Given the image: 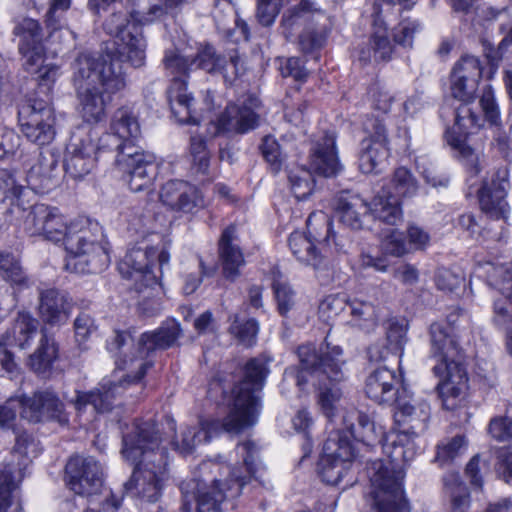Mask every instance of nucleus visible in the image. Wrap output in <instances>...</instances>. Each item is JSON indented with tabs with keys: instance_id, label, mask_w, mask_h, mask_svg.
I'll list each match as a JSON object with an SVG mask.
<instances>
[{
	"instance_id": "nucleus-32",
	"label": "nucleus",
	"mask_w": 512,
	"mask_h": 512,
	"mask_svg": "<svg viewBox=\"0 0 512 512\" xmlns=\"http://www.w3.org/2000/svg\"><path fill=\"white\" fill-rule=\"evenodd\" d=\"M166 477H158L151 470L145 472L134 469L131 479L125 487L128 492L148 503L157 502L162 494Z\"/></svg>"
},
{
	"instance_id": "nucleus-8",
	"label": "nucleus",
	"mask_w": 512,
	"mask_h": 512,
	"mask_svg": "<svg viewBox=\"0 0 512 512\" xmlns=\"http://www.w3.org/2000/svg\"><path fill=\"white\" fill-rule=\"evenodd\" d=\"M287 9L281 20L282 34L286 39L295 36L304 25L299 35V45L305 52L321 47L332 27L330 17L316 8L309 0H287Z\"/></svg>"
},
{
	"instance_id": "nucleus-13",
	"label": "nucleus",
	"mask_w": 512,
	"mask_h": 512,
	"mask_svg": "<svg viewBox=\"0 0 512 512\" xmlns=\"http://www.w3.org/2000/svg\"><path fill=\"white\" fill-rule=\"evenodd\" d=\"M24 136L38 146L52 143L56 136V117L48 100L32 99L19 111Z\"/></svg>"
},
{
	"instance_id": "nucleus-18",
	"label": "nucleus",
	"mask_w": 512,
	"mask_h": 512,
	"mask_svg": "<svg viewBox=\"0 0 512 512\" xmlns=\"http://www.w3.org/2000/svg\"><path fill=\"white\" fill-rule=\"evenodd\" d=\"M259 106L260 101L255 96H248L237 103L228 105L217 119V133L227 135L245 134L255 129L260 122L257 113Z\"/></svg>"
},
{
	"instance_id": "nucleus-51",
	"label": "nucleus",
	"mask_w": 512,
	"mask_h": 512,
	"mask_svg": "<svg viewBox=\"0 0 512 512\" xmlns=\"http://www.w3.org/2000/svg\"><path fill=\"white\" fill-rule=\"evenodd\" d=\"M291 192L297 200L306 199L313 191L314 179L312 173L304 167H295L288 173Z\"/></svg>"
},
{
	"instance_id": "nucleus-28",
	"label": "nucleus",
	"mask_w": 512,
	"mask_h": 512,
	"mask_svg": "<svg viewBox=\"0 0 512 512\" xmlns=\"http://www.w3.org/2000/svg\"><path fill=\"white\" fill-rule=\"evenodd\" d=\"M219 256L224 277L235 281L240 276V268L245 264L243 252L237 242L235 227L231 226L223 231L219 240Z\"/></svg>"
},
{
	"instance_id": "nucleus-9",
	"label": "nucleus",
	"mask_w": 512,
	"mask_h": 512,
	"mask_svg": "<svg viewBox=\"0 0 512 512\" xmlns=\"http://www.w3.org/2000/svg\"><path fill=\"white\" fill-rule=\"evenodd\" d=\"M411 397L402 396L400 393L396 396L393 404L396 406L394 412L395 421L398 424H410L407 431L391 434L385 439L383 449L390 457L388 462L376 460L381 462L393 474L401 475V482L404 478V473L399 467V462L407 461V445L411 440V435H416L419 430L426 427V422L430 415V407L426 402H419L417 405L412 403Z\"/></svg>"
},
{
	"instance_id": "nucleus-15",
	"label": "nucleus",
	"mask_w": 512,
	"mask_h": 512,
	"mask_svg": "<svg viewBox=\"0 0 512 512\" xmlns=\"http://www.w3.org/2000/svg\"><path fill=\"white\" fill-rule=\"evenodd\" d=\"M267 364L268 360L264 356L251 359L245 366L244 380L231 391L229 396H227L226 392L223 391L225 395L224 397L227 400L229 411L231 408H234V402L236 398L242 397L246 394L250 396L249 403L247 402V405L244 404L242 407H240L236 417H239L242 413L246 412V410H250L252 412L251 426L255 424L258 414V398L254 393L262 388L263 383L269 373ZM216 390H224L219 380H214L210 384L209 392L211 393L212 391Z\"/></svg>"
},
{
	"instance_id": "nucleus-27",
	"label": "nucleus",
	"mask_w": 512,
	"mask_h": 512,
	"mask_svg": "<svg viewBox=\"0 0 512 512\" xmlns=\"http://www.w3.org/2000/svg\"><path fill=\"white\" fill-rule=\"evenodd\" d=\"M156 257L154 248H132L118 264L120 274L135 282V287L147 282V275H154L150 270V264Z\"/></svg>"
},
{
	"instance_id": "nucleus-37",
	"label": "nucleus",
	"mask_w": 512,
	"mask_h": 512,
	"mask_svg": "<svg viewBox=\"0 0 512 512\" xmlns=\"http://www.w3.org/2000/svg\"><path fill=\"white\" fill-rule=\"evenodd\" d=\"M110 130L112 133L105 138V142L108 145L112 141H128L140 135L138 120L128 107H121L114 112L110 123Z\"/></svg>"
},
{
	"instance_id": "nucleus-14",
	"label": "nucleus",
	"mask_w": 512,
	"mask_h": 512,
	"mask_svg": "<svg viewBox=\"0 0 512 512\" xmlns=\"http://www.w3.org/2000/svg\"><path fill=\"white\" fill-rule=\"evenodd\" d=\"M354 457L349 438L339 430L332 432L324 442L318 464L323 481L338 485L348 474Z\"/></svg>"
},
{
	"instance_id": "nucleus-41",
	"label": "nucleus",
	"mask_w": 512,
	"mask_h": 512,
	"mask_svg": "<svg viewBox=\"0 0 512 512\" xmlns=\"http://www.w3.org/2000/svg\"><path fill=\"white\" fill-rule=\"evenodd\" d=\"M407 327L397 319H389L386 323V338L389 344L387 349L381 350L379 346H371L368 349V356L371 361L379 362L386 358L388 350L394 353H401L406 343Z\"/></svg>"
},
{
	"instance_id": "nucleus-4",
	"label": "nucleus",
	"mask_w": 512,
	"mask_h": 512,
	"mask_svg": "<svg viewBox=\"0 0 512 512\" xmlns=\"http://www.w3.org/2000/svg\"><path fill=\"white\" fill-rule=\"evenodd\" d=\"M301 373L307 371L318 381L317 403L322 414L332 421L342 408L344 393L339 382L344 378L342 358L343 351L339 346L321 347L319 352L312 344L298 348Z\"/></svg>"
},
{
	"instance_id": "nucleus-29",
	"label": "nucleus",
	"mask_w": 512,
	"mask_h": 512,
	"mask_svg": "<svg viewBox=\"0 0 512 512\" xmlns=\"http://www.w3.org/2000/svg\"><path fill=\"white\" fill-rule=\"evenodd\" d=\"M71 304L66 294L47 289L39 295V314L42 320L50 325L64 324L69 317Z\"/></svg>"
},
{
	"instance_id": "nucleus-61",
	"label": "nucleus",
	"mask_w": 512,
	"mask_h": 512,
	"mask_svg": "<svg viewBox=\"0 0 512 512\" xmlns=\"http://www.w3.org/2000/svg\"><path fill=\"white\" fill-rule=\"evenodd\" d=\"M489 283L506 299L512 301V272L507 267H494L489 274Z\"/></svg>"
},
{
	"instance_id": "nucleus-43",
	"label": "nucleus",
	"mask_w": 512,
	"mask_h": 512,
	"mask_svg": "<svg viewBox=\"0 0 512 512\" xmlns=\"http://www.w3.org/2000/svg\"><path fill=\"white\" fill-rule=\"evenodd\" d=\"M57 357L58 347L55 340L43 332L37 349L29 356L28 365L38 375H46Z\"/></svg>"
},
{
	"instance_id": "nucleus-10",
	"label": "nucleus",
	"mask_w": 512,
	"mask_h": 512,
	"mask_svg": "<svg viewBox=\"0 0 512 512\" xmlns=\"http://www.w3.org/2000/svg\"><path fill=\"white\" fill-rule=\"evenodd\" d=\"M250 396L244 395L235 399L234 408L228 412L222 420L214 419L211 421H200L195 426L182 425L180 432L175 435L172 445L175 451L183 456L192 454L196 447L204 442H208L212 437L221 432L229 434H239L248 427H251L252 412L246 410L239 417L240 407L249 403Z\"/></svg>"
},
{
	"instance_id": "nucleus-62",
	"label": "nucleus",
	"mask_w": 512,
	"mask_h": 512,
	"mask_svg": "<svg viewBox=\"0 0 512 512\" xmlns=\"http://www.w3.org/2000/svg\"><path fill=\"white\" fill-rule=\"evenodd\" d=\"M287 0H257L256 17L263 26L274 23L280 8L286 6Z\"/></svg>"
},
{
	"instance_id": "nucleus-60",
	"label": "nucleus",
	"mask_w": 512,
	"mask_h": 512,
	"mask_svg": "<svg viewBox=\"0 0 512 512\" xmlns=\"http://www.w3.org/2000/svg\"><path fill=\"white\" fill-rule=\"evenodd\" d=\"M19 52L23 57L25 70L34 74L40 67L46 64V53L43 44L30 46L24 44L19 46Z\"/></svg>"
},
{
	"instance_id": "nucleus-26",
	"label": "nucleus",
	"mask_w": 512,
	"mask_h": 512,
	"mask_svg": "<svg viewBox=\"0 0 512 512\" xmlns=\"http://www.w3.org/2000/svg\"><path fill=\"white\" fill-rule=\"evenodd\" d=\"M398 379L395 373L386 367L375 369L366 379L365 393L378 404L391 405L399 394Z\"/></svg>"
},
{
	"instance_id": "nucleus-55",
	"label": "nucleus",
	"mask_w": 512,
	"mask_h": 512,
	"mask_svg": "<svg viewBox=\"0 0 512 512\" xmlns=\"http://www.w3.org/2000/svg\"><path fill=\"white\" fill-rule=\"evenodd\" d=\"M193 60H195L194 68L202 69L210 74H218L224 62V58L211 45L200 47L196 55L193 56Z\"/></svg>"
},
{
	"instance_id": "nucleus-64",
	"label": "nucleus",
	"mask_w": 512,
	"mask_h": 512,
	"mask_svg": "<svg viewBox=\"0 0 512 512\" xmlns=\"http://www.w3.org/2000/svg\"><path fill=\"white\" fill-rule=\"evenodd\" d=\"M273 290L278 311L285 316L295 305V293L287 283L278 281L274 282Z\"/></svg>"
},
{
	"instance_id": "nucleus-36",
	"label": "nucleus",
	"mask_w": 512,
	"mask_h": 512,
	"mask_svg": "<svg viewBox=\"0 0 512 512\" xmlns=\"http://www.w3.org/2000/svg\"><path fill=\"white\" fill-rule=\"evenodd\" d=\"M57 160L53 155H43L27 173V183L30 188L37 192H46L56 185Z\"/></svg>"
},
{
	"instance_id": "nucleus-17",
	"label": "nucleus",
	"mask_w": 512,
	"mask_h": 512,
	"mask_svg": "<svg viewBox=\"0 0 512 512\" xmlns=\"http://www.w3.org/2000/svg\"><path fill=\"white\" fill-rule=\"evenodd\" d=\"M364 128L369 137L362 142L359 167L365 174L379 173L389 157L386 127L382 120L368 119Z\"/></svg>"
},
{
	"instance_id": "nucleus-57",
	"label": "nucleus",
	"mask_w": 512,
	"mask_h": 512,
	"mask_svg": "<svg viewBox=\"0 0 512 512\" xmlns=\"http://www.w3.org/2000/svg\"><path fill=\"white\" fill-rule=\"evenodd\" d=\"M13 34L20 38L19 46L24 44H30V46L42 44L41 27L36 20L31 18L19 21L13 29Z\"/></svg>"
},
{
	"instance_id": "nucleus-53",
	"label": "nucleus",
	"mask_w": 512,
	"mask_h": 512,
	"mask_svg": "<svg viewBox=\"0 0 512 512\" xmlns=\"http://www.w3.org/2000/svg\"><path fill=\"white\" fill-rule=\"evenodd\" d=\"M70 4L71 0H51L45 21L47 28L51 30L50 38H55L57 34L59 38H72V32L60 24V15L70 7Z\"/></svg>"
},
{
	"instance_id": "nucleus-16",
	"label": "nucleus",
	"mask_w": 512,
	"mask_h": 512,
	"mask_svg": "<svg viewBox=\"0 0 512 512\" xmlns=\"http://www.w3.org/2000/svg\"><path fill=\"white\" fill-rule=\"evenodd\" d=\"M24 230L31 236L40 235L54 243L63 241L65 246L70 224L67 225L65 217L57 208L36 204L25 216Z\"/></svg>"
},
{
	"instance_id": "nucleus-22",
	"label": "nucleus",
	"mask_w": 512,
	"mask_h": 512,
	"mask_svg": "<svg viewBox=\"0 0 512 512\" xmlns=\"http://www.w3.org/2000/svg\"><path fill=\"white\" fill-rule=\"evenodd\" d=\"M481 78L480 60L471 55L463 56L456 63L451 75L452 96L462 102L472 101Z\"/></svg>"
},
{
	"instance_id": "nucleus-59",
	"label": "nucleus",
	"mask_w": 512,
	"mask_h": 512,
	"mask_svg": "<svg viewBox=\"0 0 512 512\" xmlns=\"http://www.w3.org/2000/svg\"><path fill=\"white\" fill-rule=\"evenodd\" d=\"M260 149L271 171L278 173L282 168L285 157L277 140L271 135L265 136L262 139Z\"/></svg>"
},
{
	"instance_id": "nucleus-46",
	"label": "nucleus",
	"mask_w": 512,
	"mask_h": 512,
	"mask_svg": "<svg viewBox=\"0 0 512 512\" xmlns=\"http://www.w3.org/2000/svg\"><path fill=\"white\" fill-rule=\"evenodd\" d=\"M418 188V181L411 171L405 167H399L393 172L389 182L381 189H389L392 195L401 201V199L415 196Z\"/></svg>"
},
{
	"instance_id": "nucleus-25",
	"label": "nucleus",
	"mask_w": 512,
	"mask_h": 512,
	"mask_svg": "<svg viewBox=\"0 0 512 512\" xmlns=\"http://www.w3.org/2000/svg\"><path fill=\"white\" fill-rule=\"evenodd\" d=\"M27 188L20 185L13 174L0 170V224L11 222L15 212L24 211L23 197Z\"/></svg>"
},
{
	"instance_id": "nucleus-7",
	"label": "nucleus",
	"mask_w": 512,
	"mask_h": 512,
	"mask_svg": "<svg viewBox=\"0 0 512 512\" xmlns=\"http://www.w3.org/2000/svg\"><path fill=\"white\" fill-rule=\"evenodd\" d=\"M122 442V456L135 464L136 470H151L158 477L168 478V451L161 446V434L154 422L135 423L131 432L123 435Z\"/></svg>"
},
{
	"instance_id": "nucleus-54",
	"label": "nucleus",
	"mask_w": 512,
	"mask_h": 512,
	"mask_svg": "<svg viewBox=\"0 0 512 512\" xmlns=\"http://www.w3.org/2000/svg\"><path fill=\"white\" fill-rule=\"evenodd\" d=\"M468 442L463 435H456L437 446L435 461L441 466L452 462L467 449Z\"/></svg>"
},
{
	"instance_id": "nucleus-58",
	"label": "nucleus",
	"mask_w": 512,
	"mask_h": 512,
	"mask_svg": "<svg viewBox=\"0 0 512 512\" xmlns=\"http://www.w3.org/2000/svg\"><path fill=\"white\" fill-rule=\"evenodd\" d=\"M258 330L259 326L256 320L249 319L240 322L237 317L229 328L230 333L245 347H251L255 344Z\"/></svg>"
},
{
	"instance_id": "nucleus-23",
	"label": "nucleus",
	"mask_w": 512,
	"mask_h": 512,
	"mask_svg": "<svg viewBox=\"0 0 512 512\" xmlns=\"http://www.w3.org/2000/svg\"><path fill=\"white\" fill-rule=\"evenodd\" d=\"M97 146L90 136L73 138L67 147L64 168L74 179H80L91 172L96 162Z\"/></svg>"
},
{
	"instance_id": "nucleus-50",
	"label": "nucleus",
	"mask_w": 512,
	"mask_h": 512,
	"mask_svg": "<svg viewBox=\"0 0 512 512\" xmlns=\"http://www.w3.org/2000/svg\"><path fill=\"white\" fill-rule=\"evenodd\" d=\"M136 138H131L128 141L116 140L113 141L115 144V150L117 152L115 157V164L119 170L130 168L131 165L139 163L147 157L149 154L135 144Z\"/></svg>"
},
{
	"instance_id": "nucleus-48",
	"label": "nucleus",
	"mask_w": 512,
	"mask_h": 512,
	"mask_svg": "<svg viewBox=\"0 0 512 512\" xmlns=\"http://www.w3.org/2000/svg\"><path fill=\"white\" fill-rule=\"evenodd\" d=\"M306 224L308 237L314 243H323L327 246H331L335 236L332 231V220L326 213L322 211L311 213Z\"/></svg>"
},
{
	"instance_id": "nucleus-1",
	"label": "nucleus",
	"mask_w": 512,
	"mask_h": 512,
	"mask_svg": "<svg viewBox=\"0 0 512 512\" xmlns=\"http://www.w3.org/2000/svg\"><path fill=\"white\" fill-rule=\"evenodd\" d=\"M182 335L180 324L170 319L158 329L141 334L137 343L129 330H113L106 341L107 350L114 354L116 369L123 374L116 380L103 379L99 387L89 392H75L69 400L80 417L88 405L95 413L112 409L116 395L127 386L139 383L153 365L150 355L156 350L172 347Z\"/></svg>"
},
{
	"instance_id": "nucleus-30",
	"label": "nucleus",
	"mask_w": 512,
	"mask_h": 512,
	"mask_svg": "<svg viewBox=\"0 0 512 512\" xmlns=\"http://www.w3.org/2000/svg\"><path fill=\"white\" fill-rule=\"evenodd\" d=\"M167 96L172 114L179 123H198L195 100L191 93L188 92L185 81L176 80L171 83L167 90Z\"/></svg>"
},
{
	"instance_id": "nucleus-11",
	"label": "nucleus",
	"mask_w": 512,
	"mask_h": 512,
	"mask_svg": "<svg viewBox=\"0 0 512 512\" xmlns=\"http://www.w3.org/2000/svg\"><path fill=\"white\" fill-rule=\"evenodd\" d=\"M140 23L131 15L125 13H113L103 23V29L107 34L119 39L120 44L115 52L106 54L114 55L122 65V58L133 67L139 68L145 64L147 43L142 34Z\"/></svg>"
},
{
	"instance_id": "nucleus-44",
	"label": "nucleus",
	"mask_w": 512,
	"mask_h": 512,
	"mask_svg": "<svg viewBox=\"0 0 512 512\" xmlns=\"http://www.w3.org/2000/svg\"><path fill=\"white\" fill-rule=\"evenodd\" d=\"M147 282L135 287L139 293V309L147 315L153 316L161 311L163 288L155 275H147Z\"/></svg>"
},
{
	"instance_id": "nucleus-40",
	"label": "nucleus",
	"mask_w": 512,
	"mask_h": 512,
	"mask_svg": "<svg viewBox=\"0 0 512 512\" xmlns=\"http://www.w3.org/2000/svg\"><path fill=\"white\" fill-rule=\"evenodd\" d=\"M121 171L129 176L128 185L130 190L141 192L152 188L158 174V167L154 157L148 155L141 162Z\"/></svg>"
},
{
	"instance_id": "nucleus-24",
	"label": "nucleus",
	"mask_w": 512,
	"mask_h": 512,
	"mask_svg": "<svg viewBox=\"0 0 512 512\" xmlns=\"http://www.w3.org/2000/svg\"><path fill=\"white\" fill-rule=\"evenodd\" d=\"M309 164L310 168L319 175L332 177L338 174L342 166L338 159L333 134H324L313 141Z\"/></svg>"
},
{
	"instance_id": "nucleus-6",
	"label": "nucleus",
	"mask_w": 512,
	"mask_h": 512,
	"mask_svg": "<svg viewBox=\"0 0 512 512\" xmlns=\"http://www.w3.org/2000/svg\"><path fill=\"white\" fill-rule=\"evenodd\" d=\"M102 227L97 222L81 219L70 223L65 249V268L73 273L103 271L110 262Z\"/></svg>"
},
{
	"instance_id": "nucleus-34",
	"label": "nucleus",
	"mask_w": 512,
	"mask_h": 512,
	"mask_svg": "<svg viewBox=\"0 0 512 512\" xmlns=\"http://www.w3.org/2000/svg\"><path fill=\"white\" fill-rule=\"evenodd\" d=\"M349 308V324L366 333H370L378 326L379 307L368 296L352 297L346 301Z\"/></svg>"
},
{
	"instance_id": "nucleus-49",
	"label": "nucleus",
	"mask_w": 512,
	"mask_h": 512,
	"mask_svg": "<svg viewBox=\"0 0 512 512\" xmlns=\"http://www.w3.org/2000/svg\"><path fill=\"white\" fill-rule=\"evenodd\" d=\"M38 329V322L31 314L27 312H19L13 324L10 334L12 345H17L24 349L30 345L31 339L34 337Z\"/></svg>"
},
{
	"instance_id": "nucleus-31",
	"label": "nucleus",
	"mask_w": 512,
	"mask_h": 512,
	"mask_svg": "<svg viewBox=\"0 0 512 512\" xmlns=\"http://www.w3.org/2000/svg\"><path fill=\"white\" fill-rule=\"evenodd\" d=\"M342 422L355 440L366 445L381 441L384 435V429L381 426L377 427L368 415L354 408L346 412Z\"/></svg>"
},
{
	"instance_id": "nucleus-19",
	"label": "nucleus",
	"mask_w": 512,
	"mask_h": 512,
	"mask_svg": "<svg viewBox=\"0 0 512 512\" xmlns=\"http://www.w3.org/2000/svg\"><path fill=\"white\" fill-rule=\"evenodd\" d=\"M20 415L32 423L54 420L60 425H67L69 422L64 403L51 389L36 391L32 396L22 397Z\"/></svg>"
},
{
	"instance_id": "nucleus-39",
	"label": "nucleus",
	"mask_w": 512,
	"mask_h": 512,
	"mask_svg": "<svg viewBox=\"0 0 512 512\" xmlns=\"http://www.w3.org/2000/svg\"><path fill=\"white\" fill-rule=\"evenodd\" d=\"M289 247L297 260L320 270L326 267L324 256L317 251L315 243L304 233L295 231L289 237Z\"/></svg>"
},
{
	"instance_id": "nucleus-47",
	"label": "nucleus",
	"mask_w": 512,
	"mask_h": 512,
	"mask_svg": "<svg viewBox=\"0 0 512 512\" xmlns=\"http://www.w3.org/2000/svg\"><path fill=\"white\" fill-rule=\"evenodd\" d=\"M0 277L17 290L30 286V280L19 260L9 253L0 252Z\"/></svg>"
},
{
	"instance_id": "nucleus-63",
	"label": "nucleus",
	"mask_w": 512,
	"mask_h": 512,
	"mask_svg": "<svg viewBox=\"0 0 512 512\" xmlns=\"http://www.w3.org/2000/svg\"><path fill=\"white\" fill-rule=\"evenodd\" d=\"M479 103L486 120L492 125H499L501 122L500 111L490 85L483 88Z\"/></svg>"
},
{
	"instance_id": "nucleus-12",
	"label": "nucleus",
	"mask_w": 512,
	"mask_h": 512,
	"mask_svg": "<svg viewBox=\"0 0 512 512\" xmlns=\"http://www.w3.org/2000/svg\"><path fill=\"white\" fill-rule=\"evenodd\" d=\"M368 475L373 499L372 512H409L400 474H393L381 462H372Z\"/></svg>"
},
{
	"instance_id": "nucleus-21",
	"label": "nucleus",
	"mask_w": 512,
	"mask_h": 512,
	"mask_svg": "<svg viewBox=\"0 0 512 512\" xmlns=\"http://www.w3.org/2000/svg\"><path fill=\"white\" fill-rule=\"evenodd\" d=\"M161 202L175 212L194 214L206 205L201 191L183 180H170L160 192Z\"/></svg>"
},
{
	"instance_id": "nucleus-42",
	"label": "nucleus",
	"mask_w": 512,
	"mask_h": 512,
	"mask_svg": "<svg viewBox=\"0 0 512 512\" xmlns=\"http://www.w3.org/2000/svg\"><path fill=\"white\" fill-rule=\"evenodd\" d=\"M131 15L140 23H152L183 0H130Z\"/></svg>"
},
{
	"instance_id": "nucleus-20",
	"label": "nucleus",
	"mask_w": 512,
	"mask_h": 512,
	"mask_svg": "<svg viewBox=\"0 0 512 512\" xmlns=\"http://www.w3.org/2000/svg\"><path fill=\"white\" fill-rule=\"evenodd\" d=\"M67 484L78 495L97 494L103 484V472L93 457L74 456L66 464Z\"/></svg>"
},
{
	"instance_id": "nucleus-5",
	"label": "nucleus",
	"mask_w": 512,
	"mask_h": 512,
	"mask_svg": "<svg viewBox=\"0 0 512 512\" xmlns=\"http://www.w3.org/2000/svg\"><path fill=\"white\" fill-rule=\"evenodd\" d=\"M431 354L437 360L433 373L440 378L437 385L443 407L456 409L468 387L465 368L457 360L459 350L448 329L440 323L430 326Z\"/></svg>"
},
{
	"instance_id": "nucleus-45",
	"label": "nucleus",
	"mask_w": 512,
	"mask_h": 512,
	"mask_svg": "<svg viewBox=\"0 0 512 512\" xmlns=\"http://www.w3.org/2000/svg\"><path fill=\"white\" fill-rule=\"evenodd\" d=\"M166 74L170 76L171 83L176 80L185 81L194 69L193 56H185L178 49H167L162 60Z\"/></svg>"
},
{
	"instance_id": "nucleus-2",
	"label": "nucleus",
	"mask_w": 512,
	"mask_h": 512,
	"mask_svg": "<svg viewBox=\"0 0 512 512\" xmlns=\"http://www.w3.org/2000/svg\"><path fill=\"white\" fill-rule=\"evenodd\" d=\"M72 71L81 116L89 123L103 120L110 95L126 87L123 66L111 54L81 53L72 63Z\"/></svg>"
},
{
	"instance_id": "nucleus-38",
	"label": "nucleus",
	"mask_w": 512,
	"mask_h": 512,
	"mask_svg": "<svg viewBox=\"0 0 512 512\" xmlns=\"http://www.w3.org/2000/svg\"><path fill=\"white\" fill-rule=\"evenodd\" d=\"M370 213L382 222L396 225L402 220L401 201L389 189H381L369 204Z\"/></svg>"
},
{
	"instance_id": "nucleus-35",
	"label": "nucleus",
	"mask_w": 512,
	"mask_h": 512,
	"mask_svg": "<svg viewBox=\"0 0 512 512\" xmlns=\"http://www.w3.org/2000/svg\"><path fill=\"white\" fill-rule=\"evenodd\" d=\"M335 211L339 220L352 229H361L363 218L370 213L369 204L359 195L351 193L338 196Z\"/></svg>"
},
{
	"instance_id": "nucleus-56",
	"label": "nucleus",
	"mask_w": 512,
	"mask_h": 512,
	"mask_svg": "<svg viewBox=\"0 0 512 512\" xmlns=\"http://www.w3.org/2000/svg\"><path fill=\"white\" fill-rule=\"evenodd\" d=\"M380 247L384 254L394 257L410 253L404 233L396 229L389 230L383 235Z\"/></svg>"
},
{
	"instance_id": "nucleus-33",
	"label": "nucleus",
	"mask_w": 512,
	"mask_h": 512,
	"mask_svg": "<svg viewBox=\"0 0 512 512\" xmlns=\"http://www.w3.org/2000/svg\"><path fill=\"white\" fill-rule=\"evenodd\" d=\"M508 183L505 180H493L490 184H484L479 191L481 209L489 217L494 219H506L509 211L506 202V190Z\"/></svg>"
},
{
	"instance_id": "nucleus-52",
	"label": "nucleus",
	"mask_w": 512,
	"mask_h": 512,
	"mask_svg": "<svg viewBox=\"0 0 512 512\" xmlns=\"http://www.w3.org/2000/svg\"><path fill=\"white\" fill-rule=\"evenodd\" d=\"M444 487L451 498L453 512H462L461 508L469 504V492L457 473H449L444 477ZM485 512H488V508Z\"/></svg>"
},
{
	"instance_id": "nucleus-3",
	"label": "nucleus",
	"mask_w": 512,
	"mask_h": 512,
	"mask_svg": "<svg viewBox=\"0 0 512 512\" xmlns=\"http://www.w3.org/2000/svg\"><path fill=\"white\" fill-rule=\"evenodd\" d=\"M198 473L199 478L181 483L182 512H222L225 493L230 492L231 497L239 496L246 483V476L238 468L215 460L202 462Z\"/></svg>"
}]
</instances>
